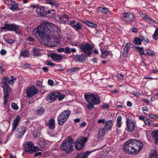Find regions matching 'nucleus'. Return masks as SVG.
Segmentation results:
<instances>
[{"label":"nucleus","mask_w":158,"mask_h":158,"mask_svg":"<svg viewBox=\"0 0 158 158\" xmlns=\"http://www.w3.org/2000/svg\"><path fill=\"white\" fill-rule=\"evenodd\" d=\"M46 25L42 23L38 27L34 29L33 32V35H35L37 39L38 36L42 40V43L47 45L49 42V31L45 28Z\"/></svg>","instance_id":"1"},{"label":"nucleus","mask_w":158,"mask_h":158,"mask_svg":"<svg viewBox=\"0 0 158 158\" xmlns=\"http://www.w3.org/2000/svg\"><path fill=\"white\" fill-rule=\"evenodd\" d=\"M142 148V143L135 139L129 140L123 147V150L125 152L133 154H137Z\"/></svg>","instance_id":"2"},{"label":"nucleus","mask_w":158,"mask_h":158,"mask_svg":"<svg viewBox=\"0 0 158 158\" xmlns=\"http://www.w3.org/2000/svg\"><path fill=\"white\" fill-rule=\"evenodd\" d=\"M11 78L9 80V78L7 77H4L2 80V83L3 86L2 87L3 88L4 92V104L6 105L9 98V93L11 90V88L8 86V84L13 85L14 83V81L17 79L16 77H14L13 76H11Z\"/></svg>","instance_id":"3"},{"label":"nucleus","mask_w":158,"mask_h":158,"mask_svg":"<svg viewBox=\"0 0 158 158\" xmlns=\"http://www.w3.org/2000/svg\"><path fill=\"white\" fill-rule=\"evenodd\" d=\"M84 97L86 101L89 103L87 107L89 109L94 108V105H98L100 102L99 96L96 93H85L84 95Z\"/></svg>","instance_id":"4"},{"label":"nucleus","mask_w":158,"mask_h":158,"mask_svg":"<svg viewBox=\"0 0 158 158\" xmlns=\"http://www.w3.org/2000/svg\"><path fill=\"white\" fill-rule=\"evenodd\" d=\"M73 143L74 141L71 138L66 139L62 141L60 147V149L67 153H71L74 151Z\"/></svg>","instance_id":"5"},{"label":"nucleus","mask_w":158,"mask_h":158,"mask_svg":"<svg viewBox=\"0 0 158 158\" xmlns=\"http://www.w3.org/2000/svg\"><path fill=\"white\" fill-rule=\"evenodd\" d=\"M71 112L69 110H64L57 117V122L60 125H63L69 118Z\"/></svg>","instance_id":"6"},{"label":"nucleus","mask_w":158,"mask_h":158,"mask_svg":"<svg viewBox=\"0 0 158 158\" xmlns=\"http://www.w3.org/2000/svg\"><path fill=\"white\" fill-rule=\"evenodd\" d=\"M93 47L89 43L81 44L80 49L81 51L84 52L87 56H89L92 54L91 50L93 49Z\"/></svg>","instance_id":"7"},{"label":"nucleus","mask_w":158,"mask_h":158,"mask_svg":"<svg viewBox=\"0 0 158 158\" xmlns=\"http://www.w3.org/2000/svg\"><path fill=\"white\" fill-rule=\"evenodd\" d=\"M87 140L86 137H80L76 140L75 143V148L78 150L82 149L85 146V142Z\"/></svg>","instance_id":"8"},{"label":"nucleus","mask_w":158,"mask_h":158,"mask_svg":"<svg viewBox=\"0 0 158 158\" xmlns=\"http://www.w3.org/2000/svg\"><path fill=\"white\" fill-rule=\"evenodd\" d=\"M25 148L24 149L25 152L27 154H32L39 150L37 146H34L31 142H27L26 143Z\"/></svg>","instance_id":"9"},{"label":"nucleus","mask_w":158,"mask_h":158,"mask_svg":"<svg viewBox=\"0 0 158 158\" xmlns=\"http://www.w3.org/2000/svg\"><path fill=\"white\" fill-rule=\"evenodd\" d=\"M122 19L127 23L132 22L134 18V16L132 13L128 12L123 14L121 16Z\"/></svg>","instance_id":"10"},{"label":"nucleus","mask_w":158,"mask_h":158,"mask_svg":"<svg viewBox=\"0 0 158 158\" xmlns=\"http://www.w3.org/2000/svg\"><path fill=\"white\" fill-rule=\"evenodd\" d=\"M38 92V89L33 86L28 87L26 91L27 96L28 98L31 97L37 94Z\"/></svg>","instance_id":"11"},{"label":"nucleus","mask_w":158,"mask_h":158,"mask_svg":"<svg viewBox=\"0 0 158 158\" xmlns=\"http://www.w3.org/2000/svg\"><path fill=\"white\" fill-rule=\"evenodd\" d=\"M26 131V128L25 126L19 127L16 130L15 132L16 136L20 139L22 137Z\"/></svg>","instance_id":"12"},{"label":"nucleus","mask_w":158,"mask_h":158,"mask_svg":"<svg viewBox=\"0 0 158 158\" xmlns=\"http://www.w3.org/2000/svg\"><path fill=\"white\" fill-rule=\"evenodd\" d=\"M59 95V93L54 91L48 95L46 99L48 101H49L50 103H51L56 99Z\"/></svg>","instance_id":"13"},{"label":"nucleus","mask_w":158,"mask_h":158,"mask_svg":"<svg viewBox=\"0 0 158 158\" xmlns=\"http://www.w3.org/2000/svg\"><path fill=\"white\" fill-rule=\"evenodd\" d=\"M126 123L128 131L129 132L133 131L134 129L133 122L130 119L127 118Z\"/></svg>","instance_id":"14"},{"label":"nucleus","mask_w":158,"mask_h":158,"mask_svg":"<svg viewBox=\"0 0 158 158\" xmlns=\"http://www.w3.org/2000/svg\"><path fill=\"white\" fill-rule=\"evenodd\" d=\"M49 56L52 59V60L53 61L60 62L63 58L62 55L56 53L51 54Z\"/></svg>","instance_id":"15"},{"label":"nucleus","mask_w":158,"mask_h":158,"mask_svg":"<svg viewBox=\"0 0 158 158\" xmlns=\"http://www.w3.org/2000/svg\"><path fill=\"white\" fill-rule=\"evenodd\" d=\"M141 17L151 24H158V23L152 18L149 17L148 15L145 14H140Z\"/></svg>","instance_id":"16"},{"label":"nucleus","mask_w":158,"mask_h":158,"mask_svg":"<svg viewBox=\"0 0 158 158\" xmlns=\"http://www.w3.org/2000/svg\"><path fill=\"white\" fill-rule=\"evenodd\" d=\"M35 11L38 14L41 16H45L47 14V12L44 9H42L40 7H37L36 8ZM51 13V11H48V13L49 14Z\"/></svg>","instance_id":"17"},{"label":"nucleus","mask_w":158,"mask_h":158,"mask_svg":"<svg viewBox=\"0 0 158 158\" xmlns=\"http://www.w3.org/2000/svg\"><path fill=\"white\" fill-rule=\"evenodd\" d=\"M20 119V117L19 115H17L13 121V122L12 124V131H15L16 128L19 125V123Z\"/></svg>","instance_id":"18"},{"label":"nucleus","mask_w":158,"mask_h":158,"mask_svg":"<svg viewBox=\"0 0 158 158\" xmlns=\"http://www.w3.org/2000/svg\"><path fill=\"white\" fill-rule=\"evenodd\" d=\"M74 57V59L76 61L83 62L85 60L86 56L81 54L75 55Z\"/></svg>","instance_id":"19"},{"label":"nucleus","mask_w":158,"mask_h":158,"mask_svg":"<svg viewBox=\"0 0 158 158\" xmlns=\"http://www.w3.org/2000/svg\"><path fill=\"white\" fill-rule=\"evenodd\" d=\"M113 125V122L111 120L107 121L104 126V128L107 130H110Z\"/></svg>","instance_id":"20"},{"label":"nucleus","mask_w":158,"mask_h":158,"mask_svg":"<svg viewBox=\"0 0 158 158\" xmlns=\"http://www.w3.org/2000/svg\"><path fill=\"white\" fill-rule=\"evenodd\" d=\"M19 4L18 3L15 4H9V6L10 9L13 11L19 10L20 9L19 8Z\"/></svg>","instance_id":"21"},{"label":"nucleus","mask_w":158,"mask_h":158,"mask_svg":"<svg viewBox=\"0 0 158 158\" xmlns=\"http://www.w3.org/2000/svg\"><path fill=\"white\" fill-rule=\"evenodd\" d=\"M48 125L49 128L52 130L54 129L55 128V121L53 118H51L48 121Z\"/></svg>","instance_id":"22"},{"label":"nucleus","mask_w":158,"mask_h":158,"mask_svg":"<svg viewBox=\"0 0 158 158\" xmlns=\"http://www.w3.org/2000/svg\"><path fill=\"white\" fill-rule=\"evenodd\" d=\"M91 152L86 151L85 152H81L79 154H78L77 155V156L78 158H87L88 156H89Z\"/></svg>","instance_id":"23"},{"label":"nucleus","mask_w":158,"mask_h":158,"mask_svg":"<svg viewBox=\"0 0 158 158\" xmlns=\"http://www.w3.org/2000/svg\"><path fill=\"white\" fill-rule=\"evenodd\" d=\"M14 27V24H6L5 25L1 28L2 30H7L10 31H13V27Z\"/></svg>","instance_id":"24"},{"label":"nucleus","mask_w":158,"mask_h":158,"mask_svg":"<svg viewBox=\"0 0 158 158\" xmlns=\"http://www.w3.org/2000/svg\"><path fill=\"white\" fill-rule=\"evenodd\" d=\"M46 2L47 4L53 5L56 7H58L59 6V4L57 3L55 0H46Z\"/></svg>","instance_id":"25"},{"label":"nucleus","mask_w":158,"mask_h":158,"mask_svg":"<svg viewBox=\"0 0 158 158\" xmlns=\"http://www.w3.org/2000/svg\"><path fill=\"white\" fill-rule=\"evenodd\" d=\"M42 23L44 24H45V25H46L45 28H47L49 31L50 30H51L53 27H52L55 25L54 24L50 23H48V22L46 21H44Z\"/></svg>","instance_id":"26"},{"label":"nucleus","mask_w":158,"mask_h":158,"mask_svg":"<svg viewBox=\"0 0 158 158\" xmlns=\"http://www.w3.org/2000/svg\"><path fill=\"white\" fill-rule=\"evenodd\" d=\"M152 135L155 140L156 144H158V130L153 131Z\"/></svg>","instance_id":"27"},{"label":"nucleus","mask_w":158,"mask_h":158,"mask_svg":"<svg viewBox=\"0 0 158 158\" xmlns=\"http://www.w3.org/2000/svg\"><path fill=\"white\" fill-rule=\"evenodd\" d=\"M149 158H158V154L156 151L155 150H152Z\"/></svg>","instance_id":"28"},{"label":"nucleus","mask_w":158,"mask_h":158,"mask_svg":"<svg viewBox=\"0 0 158 158\" xmlns=\"http://www.w3.org/2000/svg\"><path fill=\"white\" fill-rule=\"evenodd\" d=\"M72 27L75 29L76 30H78L82 28V26L78 22H77L75 24H74L72 26Z\"/></svg>","instance_id":"29"},{"label":"nucleus","mask_w":158,"mask_h":158,"mask_svg":"<svg viewBox=\"0 0 158 158\" xmlns=\"http://www.w3.org/2000/svg\"><path fill=\"white\" fill-rule=\"evenodd\" d=\"M80 70L79 67H74L68 70L67 73L68 74H71L73 72H77Z\"/></svg>","instance_id":"30"},{"label":"nucleus","mask_w":158,"mask_h":158,"mask_svg":"<svg viewBox=\"0 0 158 158\" xmlns=\"http://www.w3.org/2000/svg\"><path fill=\"white\" fill-rule=\"evenodd\" d=\"M130 49V45L129 43H127L125 46L123 51L124 54H127Z\"/></svg>","instance_id":"31"},{"label":"nucleus","mask_w":158,"mask_h":158,"mask_svg":"<svg viewBox=\"0 0 158 158\" xmlns=\"http://www.w3.org/2000/svg\"><path fill=\"white\" fill-rule=\"evenodd\" d=\"M98 10L100 12L102 13H106L108 11L107 9L105 7H99L98 8Z\"/></svg>","instance_id":"32"},{"label":"nucleus","mask_w":158,"mask_h":158,"mask_svg":"<svg viewBox=\"0 0 158 158\" xmlns=\"http://www.w3.org/2000/svg\"><path fill=\"white\" fill-rule=\"evenodd\" d=\"M140 40L141 42H143L144 43L148 44L149 42V40L147 37H144L143 36L140 35L139 36Z\"/></svg>","instance_id":"33"},{"label":"nucleus","mask_w":158,"mask_h":158,"mask_svg":"<svg viewBox=\"0 0 158 158\" xmlns=\"http://www.w3.org/2000/svg\"><path fill=\"white\" fill-rule=\"evenodd\" d=\"M101 50L102 52V57L103 58H106L109 54V52L104 48L101 49Z\"/></svg>","instance_id":"34"},{"label":"nucleus","mask_w":158,"mask_h":158,"mask_svg":"<svg viewBox=\"0 0 158 158\" xmlns=\"http://www.w3.org/2000/svg\"><path fill=\"white\" fill-rule=\"evenodd\" d=\"M136 51H138L140 55H145L143 50V47H139L138 46L135 47Z\"/></svg>","instance_id":"35"},{"label":"nucleus","mask_w":158,"mask_h":158,"mask_svg":"<svg viewBox=\"0 0 158 158\" xmlns=\"http://www.w3.org/2000/svg\"><path fill=\"white\" fill-rule=\"evenodd\" d=\"M44 110L43 107H40L36 111V114L38 115H42L44 112Z\"/></svg>","instance_id":"36"},{"label":"nucleus","mask_w":158,"mask_h":158,"mask_svg":"<svg viewBox=\"0 0 158 158\" xmlns=\"http://www.w3.org/2000/svg\"><path fill=\"white\" fill-rule=\"evenodd\" d=\"M152 37L155 40H157L158 39V27L156 29L154 34L152 35Z\"/></svg>","instance_id":"37"},{"label":"nucleus","mask_w":158,"mask_h":158,"mask_svg":"<svg viewBox=\"0 0 158 158\" xmlns=\"http://www.w3.org/2000/svg\"><path fill=\"white\" fill-rule=\"evenodd\" d=\"M34 55L39 56H41V54L39 50L37 48H34L33 50Z\"/></svg>","instance_id":"38"},{"label":"nucleus","mask_w":158,"mask_h":158,"mask_svg":"<svg viewBox=\"0 0 158 158\" xmlns=\"http://www.w3.org/2000/svg\"><path fill=\"white\" fill-rule=\"evenodd\" d=\"M21 55L24 57H27L29 55V51L28 50H24L21 52Z\"/></svg>","instance_id":"39"},{"label":"nucleus","mask_w":158,"mask_h":158,"mask_svg":"<svg viewBox=\"0 0 158 158\" xmlns=\"http://www.w3.org/2000/svg\"><path fill=\"white\" fill-rule=\"evenodd\" d=\"M146 52L147 54L149 56H153L155 55V52L152 50L148 49L146 50Z\"/></svg>","instance_id":"40"},{"label":"nucleus","mask_w":158,"mask_h":158,"mask_svg":"<svg viewBox=\"0 0 158 158\" xmlns=\"http://www.w3.org/2000/svg\"><path fill=\"white\" fill-rule=\"evenodd\" d=\"M14 27H13V31H15L16 33L19 34L20 33L19 26L14 24Z\"/></svg>","instance_id":"41"},{"label":"nucleus","mask_w":158,"mask_h":158,"mask_svg":"<svg viewBox=\"0 0 158 158\" xmlns=\"http://www.w3.org/2000/svg\"><path fill=\"white\" fill-rule=\"evenodd\" d=\"M86 24L90 27L92 28H96L97 27L96 24L90 22H86Z\"/></svg>","instance_id":"42"},{"label":"nucleus","mask_w":158,"mask_h":158,"mask_svg":"<svg viewBox=\"0 0 158 158\" xmlns=\"http://www.w3.org/2000/svg\"><path fill=\"white\" fill-rule=\"evenodd\" d=\"M40 131L37 130H35L33 133V136L35 137H36L38 136H39L40 135Z\"/></svg>","instance_id":"43"},{"label":"nucleus","mask_w":158,"mask_h":158,"mask_svg":"<svg viewBox=\"0 0 158 158\" xmlns=\"http://www.w3.org/2000/svg\"><path fill=\"white\" fill-rule=\"evenodd\" d=\"M106 130V129L103 127L101 128L99 131V134H101V136H103L105 134V131Z\"/></svg>","instance_id":"44"},{"label":"nucleus","mask_w":158,"mask_h":158,"mask_svg":"<svg viewBox=\"0 0 158 158\" xmlns=\"http://www.w3.org/2000/svg\"><path fill=\"white\" fill-rule=\"evenodd\" d=\"M134 43L136 44H141V41L140 40L139 36V38H136L134 40Z\"/></svg>","instance_id":"45"},{"label":"nucleus","mask_w":158,"mask_h":158,"mask_svg":"<svg viewBox=\"0 0 158 158\" xmlns=\"http://www.w3.org/2000/svg\"><path fill=\"white\" fill-rule=\"evenodd\" d=\"M52 28L50 30V34L51 33V32H54V33H57V31L56 30H57V27L55 25L54 26L52 27Z\"/></svg>","instance_id":"46"},{"label":"nucleus","mask_w":158,"mask_h":158,"mask_svg":"<svg viewBox=\"0 0 158 158\" xmlns=\"http://www.w3.org/2000/svg\"><path fill=\"white\" fill-rule=\"evenodd\" d=\"M11 107L14 110H17L19 109V107L17 104L14 102L12 103Z\"/></svg>","instance_id":"47"},{"label":"nucleus","mask_w":158,"mask_h":158,"mask_svg":"<svg viewBox=\"0 0 158 158\" xmlns=\"http://www.w3.org/2000/svg\"><path fill=\"white\" fill-rule=\"evenodd\" d=\"M64 52L65 53L69 54L71 53V49L69 47H66L64 48Z\"/></svg>","instance_id":"48"},{"label":"nucleus","mask_w":158,"mask_h":158,"mask_svg":"<svg viewBox=\"0 0 158 158\" xmlns=\"http://www.w3.org/2000/svg\"><path fill=\"white\" fill-rule=\"evenodd\" d=\"M46 64L48 65L52 66H54L55 65V64L53 63L51 61H49L48 60H47L46 61Z\"/></svg>","instance_id":"49"},{"label":"nucleus","mask_w":158,"mask_h":158,"mask_svg":"<svg viewBox=\"0 0 158 158\" xmlns=\"http://www.w3.org/2000/svg\"><path fill=\"white\" fill-rule=\"evenodd\" d=\"M144 122L145 124L147 125H150L151 124L149 120L147 117L144 121Z\"/></svg>","instance_id":"50"},{"label":"nucleus","mask_w":158,"mask_h":158,"mask_svg":"<svg viewBox=\"0 0 158 158\" xmlns=\"http://www.w3.org/2000/svg\"><path fill=\"white\" fill-rule=\"evenodd\" d=\"M110 107V105L108 103H106L103 104L102 108L103 109H106L109 108Z\"/></svg>","instance_id":"51"},{"label":"nucleus","mask_w":158,"mask_h":158,"mask_svg":"<svg viewBox=\"0 0 158 158\" xmlns=\"http://www.w3.org/2000/svg\"><path fill=\"white\" fill-rule=\"evenodd\" d=\"M65 95H60V94L59 93V96L57 97L58 99L59 100H62L64 98Z\"/></svg>","instance_id":"52"},{"label":"nucleus","mask_w":158,"mask_h":158,"mask_svg":"<svg viewBox=\"0 0 158 158\" xmlns=\"http://www.w3.org/2000/svg\"><path fill=\"white\" fill-rule=\"evenodd\" d=\"M7 2L9 3H12L11 4H16L14 0H6L5 1V2L6 4V2Z\"/></svg>","instance_id":"53"},{"label":"nucleus","mask_w":158,"mask_h":158,"mask_svg":"<svg viewBox=\"0 0 158 158\" xmlns=\"http://www.w3.org/2000/svg\"><path fill=\"white\" fill-rule=\"evenodd\" d=\"M105 120V119H99L98 120L97 122L99 123H102L104 124Z\"/></svg>","instance_id":"54"},{"label":"nucleus","mask_w":158,"mask_h":158,"mask_svg":"<svg viewBox=\"0 0 158 158\" xmlns=\"http://www.w3.org/2000/svg\"><path fill=\"white\" fill-rule=\"evenodd\" d=\"M48 83L49 85L52 86L54 85V82L52 80L49 79L48 81Z\"/></svg>","instance_id":"55"},{"label":"nucleus","mask_w":158,"mask_h":158,"mask_svg":"<svg viewBox=\"0 0 158 158\" xmlns=\"http://www.w3.org/2000/svg\"><path fill=\"white\" fill-rule=\"evenodd\" d=\"M146 117H143V115H139V118L140 120H141L142 121H143V122L145 120V118H146Z\"/></svg>","instance_id":"56"},{"label":"nucleus","mask_w":158,"mask_h":158,"mask_svg":"<svg viewBox=\"0 0 158 158\" xmlns=\"http://www.w3.org/2000/svg\"><path fill=\"white\" fill-rule=\"evenodd\" d=\"M6 42L9 44H12L14 43V40L12 39H8L6 40Z\"/></svg>","instance_id":"57"},{"label":"nucleus","mask_w":158,"mask_h":158,"mask_svg":"<svg viewBox=\"0 0 158 158\" xmlns=\"http://www.w3.org/2000/svg\"><path fill=\"white\" fill-rule=\"evenodd\" d=\"M27 40L30 42H33L35 41L34 39L33 38H32V37H31V36H29L27 38Z\"/></svg>","instance_id":"58"},{"label":"nucleus","mask_w":158,"mask_h":158,"mask_svg":"<svg viewBox=\"0 0 158 158\" xmlns=\"http://www.w3.org/2000/svg\"><path fill=\"white\" fill-rule=\"evenodd\" d=\"M36 84V85L39 87H40L42 85V82L40 81H37Z\"/></svg>","instance_id":"59"},{"label":"nucleus","mask_w":158,"mask_h":158,"mask_svg":"<svg viewBox=\"0 0 158 158\" xmlns=\"http://www.w3.org/2000/svg\"><path fill=\"white\" fill-rule=\"evenodd\" d=\"M71 44L73 46H77L78 45V42L77 41H76V42H73L72 41L71 42Z\"/></svg>","instance_id":"60"},{"label":"nucleus","mask_w":158,"mask_h":158,"mask_svg":"<svg viewBox=\"0 0 158 158\" xmlns=\"http://www.w3.org/2000/svg\"><path fill=\"white\" fill-rule=\"evenodd\" d=\"M116 126L118 127H120L121 126L122 122L118 121H116Z\"/></svg>","instance_id":"61"},{"label":"nucleus","mask_w":158,"mask_h":158,"mask_svg":"<svg viewBox=\"0 0 158 158\" xmlns=\"http://www.w3.org/2000/svg\"><path fill=\"white\" fill-rule=\"evenodd\" d=\"M103 136H102L101 135V134H99L98 132L96 135V137L98 139H102Z\"/></svg>","instance_id":"62"},{"label":"nucleus","mask_w":158,"mask_h":158,"mask_svg":"<svg viewBox=\"0 0 158 158\" xmlns=\"http://www.w3.org/2000/svg\"><path fill=\"white\" fill-rule=\"evenodd\" d=\"M64 48H60L57 49V52H64Z\"/></svg>","instance_id":"63"},{"label":"nucleus","mask_w":158,"mask_h":158,"mask_svg":"<svg viewBox=\"0 0 158 158\" xmlns=\"http://www.w3.org/2000/svg\"><path fill=\"white\" fill-rule=\"evenodd\" d=\"M149 117H150V118H152L155 119L157 118L156 116V115H155L153 114H151L149 115Z\"/></svg>","instance_id":"64"}]
</instances>
